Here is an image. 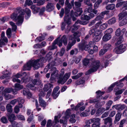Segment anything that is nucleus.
<instances>
[{
	"label": "nucleus",
	"mask_w": 127,
	"mask_h": 127,
	"mask_svg": "<svg viewBox=\"0 0 127 127\" xmlns=\"http://www.w3.org/2000/svg\"><path fill=\"white\" fill-rule=\"evenodd\" d=\"M75 117V114H72L71 115L70 119L69 120V121L71 123H74L76 122V120L74 119Z\"/></svg>",
	"instance_id": "a19ab883"
},
{
	"label": "nucleus",
	"mask_w": 127,
	"mask_h": 127,
	"mask_svg": "<svg viewBox=\"0 0 127 127\" xmlns=\"http://www.w3.org/2000/svg\"><path fill=\"white\" fill-rule=\"evenodd\" d=\"M105 110L106 109L105 108H99L96 111V115L97 116H98L101 115Z\"/></svg>",
	"instance_id": "5701e85b"
},
{
	"label": "nucleus",
	"mask_w": 127,
	"mask_h": 127,
	"mask_svg": "<svg viewBox=\"0 0 127 127\" xmlns=\"http://www.w3.org/2000/svg\"><path fill=\"white\" fill-rule=\"evenodd\" d=\"M127 24V16L122 20L119 23L120 26H122Z\"/></svg>",
	"instance_id": "72a5a7b5"
},
{
	"label": "nucleus",
	"mask_w": 127,
	"mask_h": 127,
	"mask_svg": "<svg viewBox=\"0 0 127 127\" xmlns=\"http://www.w3.org/2000/svg\"><path fill=\"white\" fill-rule=\"evenodd\" d=\"M17 118L20 120H25V117L21 115H16Z\"/></svg>",
	"instance_id": "052dcab7"
},
{
	"label": "nucleus",
	"mask_w": 127,
	"mask_h": 127,
	"mask_svg": "<svg viewBox=\"0 0 127 127\" xmlns=\"http://www.w3.org/2000/svg\"><path fill=\"white\" fill-rule=\"evenodd\" d=\"M107 26V24L106 23H104L100 25L99 28L100 29L104 30L106 29Z\"/></svg>",
	"instance_id": "8fccbe9b"
},
{
	"label": "nucleus",
	"mask_w": 127,
	"mask_h": 127,
	"mask_svg": "<svg viewBox=\"0 0 127 127\" xmlns=\"http://www.w3.org/2000/svg\"><path fill=\"white\" fill-rule=\"evenodd\" d=\"M121 116V115L119 113H118L116 114L115 117V120L114 121L115 124H116V122H118L120 120Z\"/></svg>",
	"instance_id": "c9c22d12"
},
{
	"label": "nucleus",
	"mask_w": 127,
	"mask_h": 127,
	"mask_svg": "<svg viewBox=\"0 0 127 127\" xmlns=\"http://www.w3.org/2000/svg\"><path fill=\"white\" fill-rule=\"evenodd\" d=\"M0 120L1 122L4 124L7 123L8 122L7 118L4 116L2 117L1 118Z\"/></svg>",
	"instance_id": "603ef678"
},
{
	"label": "nucleus",
	"mask_w": 127,
	"mask_h": 127,
	"mask_svg": "<svg viewBox=\"0 0 127 127\" xmlns=\"http://www.w3.org/2000/svg\"><path fill=\"white\" fill-rule=\"evenodd\" d=\"M90 59L85 58L83 61V64L85 66H86L88 65L89 63Z\"/></svg>",
	"instance_id": "de8ad7c7"
},
{
	"label": "nucleus",
	"mask_w": 127,
	"mask_h": 127,
	"mask_svg": "<svg viewBox=\"0 0 127 127\" xmlns=\"http://www.w3.org/2000/svg\"><path fill=\"white\" fill-rule=\"evenodd\" d=\"M70 115V110L69 109H67L65 113V117L67 118H68Z\"/></svg>",
	"instance_id": "5fc2aeb1"
},
{
	"label": "nucleus",
	"mask_w": 127,
	"mask_h": 127,
	"mask_svg": "<svg viewBox=\"0 0 127 127\" xmlns=\"http://www.w3.org/2000/svg\"><path fill=\"white\" fill-rule=\"evenodd\" d=\"M116 22V19L113 17L108 21V23L110 25H112L115 23Z\"/></svg>",
	"instance_id": "4c0bfd02"
},
{
	"label": "nucleus",
	"mask_w": 127,
	"mask_h": 127,
	"mask_svg": "<svg viewBox=\"0 0 127 127\" xmlns=\"http://www.w3.org/2000/svg\"><path fill=\"white\" fill-rule=\"evenodd\" d=\"M113 103V101L111 100H109L107 102L106 104V106L105 109L106 110H107L109 109Z\"/></svg>",
	"instance_id": "f704fd0d"
},
{
	"label": "nucleus",
	"mask_w": 127,
	"mask_h": 127,
	"mask_svg": "<svg viewBox=\"0 0 127 127\" xmlns=\"http://www.w3.org/2000/svg\"><path fill=\"white\" fill-rule=\"evenodd\" d=\"M113 32V30L112 28H109L105 31V33L110 34Z\"/></svg>",
	"instance_id": "774afa93"
},
{
	"label": "nucleus",
	"mask_w": 127,
	"mask_h": 127,
	"mask_svg": "<svg viewBox=\"0 0 127 127\" xmlns=\"http://www.w3.org/2000/svg\"><path fill=\"white\" fill-rule=\"evenodd\" d=\"M53 88V85L51 83H48L44 85L43 88V90L45 92H47L50 89Z\"/></svg>",
	"instance_id": "a211bd4d"
},
{
	"label": "nucleus",
	"mask_w": 127,
	"mask_h": 127,
	"mask_svg": "<svg viewBox=\"0 0 127 127\" xmlns=\"http://www.w3.org/2000/svg\"><path fill=\"white\" fill-rule=\"evenodd\" d=\"M39 99L40 105L42 107L45 108L46 105V103L43 99L41 97L39 98Z\"/></svg>",
	"instance_id": "bb28decb"
},
{
	"label": "nucleus",
	"mask_w": 127,
	"mask_h": 127,
	"mask_svg": "<svg viewBox=\"0 0 127 127\" xmlns=\"http://www.w3.org/2000/svg\"><path fill=\"white\" fill-rule=\"evenodd\" d=\"M115 7V5L113 4H109L106 5L105 7L106 9L107 10H113Z\"/></svg>",
	"instance_id": "cd10ccee"
},
{
	"label": "nucleus",
	"mask_w": 127,
	"mask_h": 127,
	"mask_svg": "<svg viewBox=\"0 0 127 127\" xmlns=\"http://www.w3.org/2000/svg\"><path fill=\"white\" fill-rule=\"evenodd\" d=\"M60 87L58 86H57L53 90L51 95L53 96V98L54 99L57 98L60 93V91H59L57 93Z\"/></svg>",
	"instance_id": "9d476101"
},
{
	"label": "nucleus",
	"mask_w": 127,
	"mask_h": 127,
	"mask_svg": "<svg viewBox=\"0 0 127 127\" xmlns=\"http://www.w3.org/2000/svg\"><path fill=\"white\" fill-rule=\"evenodd\" d=\"M101 99H100V98H96V99H94L89 100V102L90 103H94L96 104Z\"/></svg>",
	"instance_id": "473e14b6"
},
{
	"label": "nucleus",
	"mask_w": 127,
	"mask_h": 127,
	"mask_svg": "<svg viewBox=\"0 0 127 127\" xmlns=\"http://www.w3.org/2000/svg\"><path fill=\"white\" fill-rule=\"evenodd\" d=\"M121 32L120 28H118L116 31L115 34L117 36H119L121 34Z\"/></svg>",
	"instance_id": "338daca9"
},
{
	"label": "nucleus",
	"mask_w": 127,
	"mask_h": 127,
	"mask_svg": "<svg viewBox=\"0 0 127 127\" xmlns=\"http://www.w3.org/2000/svg\"><path fill=\"white\" fill-rule=\"evenodd\" d=\"M1 38L0 39V47H2L3 46L6 45L8 42L7 38L5 36V33L4 32H2L1 34Z\"/></svg>",
	"instance_id": "6e6552de"
},
{
	"label": "nucleus",
	"mask_w": 127,
	"mask_h": 127,
	"mask_svg": "<svg viewBox=\"0 0 127 127\" xmlns=\"http://www.w3.org/2000/svg\"><path fill=\"white\" fill-rule=\"evenodd\" d=\"M65 51V50L63 48H62L60 52H58L57 53V54H59L60 56H62L63 55Z\"/></svg>",
	"instance_id": "864d4df0"
},
{
	"label": "nucleus",
	"mask_w": 127,
	"mask_h": 127,
	"mask_svg": "<svg viewBox=\"0 0 127 127\" xmlns=\"http://www.w3.org/2000/svg\"><path fill=\"white\" fill-rule=\"evenodd\" d=\"M75 10L76 11L74 13L73 11L72 10L71 11V15L72 16L73 15L78 16L81 15L83 12L82 9L80 8L81 5V3L78 1H75Z\"/></svg>",
	"instance_id": "20e7f679"
},
{
	"label": "nucleus",
	"mask_w": 127,
	"mask_h": 127,
	"mask_svg": "<svg viewBox=\"0 0 127 127\" xmlns=\"http://www.w3.org/2000/svg\"><path fill=\"white\" fill-rule=\"evenodd\" d=\"M64 22L68 24V26H67L65 30V33H68L70 31V28H71V27L70 28L69 26V25L71 24V18L69 17V16L67 15L64 17Z\"/></svg>",
	"instance_id": "1a4fd4ad"
},
{
	"label": "nucleus",
	"mask_w": 127,
	"mask_h": 127,
	"mask_svg": "<svg viewBox=\"0 0 127 127\" xmlns=\"http://www.w3.org/2000/svg\"><path fill=\"white\" fill-rule=\"evenodd\" d=\"M100 65V62L98 60L93 62L90 66L91 68L86 72L85 74H89L92 72L96 71L99 68Z\"/></svg>",
	"instance_id": "7ed1b4c3"
},
{
	"label": "nucleus",
	"mask_w": 127,
	"mask_h": 127,
	"mask_svg": "<svg viewBox=\"0 0 127 127\" xmlns=\"http://www.w3.org/2000/svg\"><path fill=\"white\" fill-rule=\"evenodd\" d=\"M77 23H76V22L71 27V31L72 33L74 32L79 28L80 27L78 25H77Z\"/></svg>",
	"instance_id": "4be33fe9"
},
{
	"label": "nucleus",
	"mask_w": 127,
	"mask_h": 127,
	"mask_svg": "<svg viewBox=\"0 0 127 127\" xmlns=\"http://www.w3.org/2000/svg\"><path fill=\"white\" fill-rule=\"evenodd\" d=\"M9 24L11 25L12 26V30L14 31H15L17 29V26L15 25V23L12 22H9Z\"/></svg>",
	"instance_id": "e433bc0d"
},
{
	"label": "nucleus",
	"mask_w": 127,
	"mask_h": 127,
	"mask_svg": "<svg viewBox=\"0 0 127 127\" xmlns=\"http://www.w3.org/2000/svg\"><path fill=\"white\" fill-rule=\"evenodd\" d=\"M58 39L55 40L52 43V45L49 46L48 48V50H52L56 49L57 48V46L56 45L57 44Z\"/></svg>",
	"instance_id": "f3484780"
},
{
	"label": "nucleus",
	"mask_w": 127,
	"mask_h": 127,
	"mask_svg": "<svg viewBox=\"0 0 127 127\" xmlns=\"http://www.w3.org/2000/svg\"><path fill=\"white\" fill-rule=\"evenodd\" d=\"M55 6L53 3L49 2L48 3L46 7V10L48 12H50L53 10Z\"/></svg>",
	"instance_id": "ddd939ff"
},
{
	"label": "nucleus",
	"mask_w": 127,
	"mask_h": 127,
	"mask_svg": "<svg viewBox=\"0 0 127 127\" xmlns=\"http://www.w3.org/2000/svg\"><path fill=\"white\" fill-rule=\"evenodd\" d=\"M6 109L7 111L9 113H11L12 111V106L10 104H7L6 106Z\"/></svg>",
	"instance_id": "79ce46f5"
},
{
	"label": "nucleus",
	"mask_w": 127,
	"mask_h": 127,
	"mask_svg": "<svg viewBox=\"0 0 127 127\" xmlns=\"http://www.w3.org/2000/svg\"><path fill=\"white\" fill-rule=\"evenodd\" d=\"M52 52H49L46 55L45 58V59L46 60H48V61H50L52 58Z\"/></svg>",
	"instance_id": "c85d7f7f"
},
{
	"label": "nucleus",
	"mask_w": 127,
	"mask_h": 127,
	"mask_svg": "<svg viewBox=\"0 0 127 127\" xmlns=\"http://www.w3.org/2000/svg\"><path fill=\"white\" fill-rule=\"evenodd\" d=\"M7 115L8 120L11 123L12 122L16 119L15 115L12 114L7 113Z\"/></svg>",
	"instance_id": "2eb2a0df"
},
{
	"label": "nucleus",
	"mask_w": 127,
	"mask_h": 127,
	"mask_svg": "<svg viewBox=\"0 0 127 127\" xmlns=\"http://www.w3.org/2000/svg\"><path fill=\"white\" fill-rule=\"evenodd\" d=\"M124 40L123 35L120 36L117 39V42L116 43V45H119Z\"/></svg>",
	"instance_id": "7c9ffc66"
},
{
	"label": "nucleus",
	"mask_w": 127,
	"mask_h": 127,
	"mask_svg": "<svg viewBox=\"0 0 127 127\" xmlns=\"http://www.w3.org/2000/svg\"><path fill=\"white\" fill-rule=\"evenodd\" d=\"M6 35L9 38H10L12 35L11 31L10 28H8L6 31Z\"/></svg>",
	"instance_id": "58836bf2"
},
{
	"label": "nucleus",
	"mask_w": 127,
	"mask_h": 127,
	"mask_svg": "<svg viewBox=\"0 0 127 127\" xmlns=\"http://www.w3.org/2000/svg\"><path fill=\"white\" fill-rule=\"evenodd\" d=\"M33 3L32 2L31 0H26L24 6H26L27 5L30 6Z\"/></svg>",
	"instance_id": "09e8293b"
},
{
	"label": "nucleus",
	"mask_w": 127,
	"mask_h": 127,
	"mask_svg": "<svg viewBox=\"0 0 127 127\" xmlns=\"http://www.w3.org/2000/svg\"><path fill=\"white\" fill-rule=\"evenodd\" d=\"M58 71L56 69L55 67L51 69V75L50 79L52 80H54L55 78V77H56L58 74Z\"/></svg>",
	"instance_id": "f8f14e48"
},
{
	"label": "nucleus",
	"mask_w": 127,
	"mask_h": 127,
	"mask_svg": "<svg viewBox=\"0 0 127 127\" xmlns=\"http://www.w3.org/2000/svg\"><path fill=\"white\" fill-rule=\"evenodd\" d=\"M123 6L121 10L123 11L127 10V1H123Z\"/></svg>",
	"instance_id": "37998d69"
},
{
	"label": "nucleus",
	"mask_w": 127,
	"mask_h": 127,
	"mask_svg": "<svg viewBox=\"0 0 127 127\" xmlns=\"http://www.w3.org/2000/svg\"><path fill=\"white\" fill-rule=\"evenodd\" d=\"M85 82V81L83 78L80 79L75 82V84L78 85L81 84H83Z\"/></svg>",
	"instance_id": "c756f323"
},
{
	"label": "nucleus",
	"mask_w": 127,
	"mask_h": 127,
	"mask_svg": "<svg viewBox=\"0 0 127 127\" xmlns=\"http://www.w3.org/2000/svg\"><path fill=\"white\" fill-rule=\"evenodd\" d=\"M41 81L39 79H34L32 81V83L28 84L26 85V87L29 88L31 90H36V88L34 86V85H39L41 84Z\"/></svg>",
	"instance_id": "0eeeda50"
},
{
	"label": "nucleus",
	"mask_w": 127,
	"mask_h": 127,
	"mask_svg": "<svg viewBox=\"0 0 127 127\" xmlns=\"http://www.w3.org/2000/svg\"><path fill=\"white\" fill-rule=\"evenodd\" d=\"M104 123L106 125H108L112 123V120L111 118L108 117L103 119Z\"/></svg>",
	"instance_id": "aec40b11"
},
{
	"label": "nucleus",
	"mask_w": 127,
	"mask_h": 127,
	"mask_svg": "<svg viewBox=\"0 0 127 127\" xmlns=\"http://www.w3.org/2000/svg\"><path fill=\"white\" fill-rule=\"evenodd\" d=\"M103 19V17H101L99 14L97 16L95 19L92 21L91 22L89 25L91 26L93 25L94 24L95 22L96 21H101V20Z\"/></svg>",
	"instance_id": "dca6fc26"
},
{
	"label": "nucleus",
	"mask_w": 127,
	"mask_h": 127,
	"mask_svg": "<svg viewBox=\"0 0 127 127\" xmlns=\"http://www.w3.org/2000/svg\"><path fill=\"white\" fill-rule=\"evenodd\" d=\"M56 65V62L55 61H52L51 63L49 64L48 65L51 68L52 67V66Z\"/></svg>",
	"instance_id": "e2e57ef3"
},
{
	"label": "nucleus",
	"mask_w": 127,
	"mask_h": 127,
	"mask_svg": "<svg viewBox=\"0 0 127 127\" xmlns=\"http://www.w3.org/2000/svg\"><path fill=\"white\" fill-rule=\"evenodd\" d=\"M7 72V71H6L5 72V73L4 72H2V73L3 74V75L2 76L0 77V79H3L5 78V77H9V76L11 75V73H9L8 72L6 73V72Z\"/></svg>",
	"instance_id": "393cba45"
},
{
	"label": "nucleus",
	"mask_w": 127,
	"mask_h": 127,
	"mask_svg": "<svg viewBox=\"0 0 127 127\" xmlns=\"http://www.w3.org/2000/svg\"><path fill=\"white\" fill-rule=\"evenodd\" d=\"M81 19L82 20H85L87 21L89 20L90 19L89 16L87 15H82L81 17Z\"/></svg>",
	"instance_id": "c03bdc74"
},
{
	"label": "nucleus",
	"mask_w": 127,
	"mask_h": 127,
	"mask_svg": "<svg viewBox=\"0 0 127 127\" xmlns=\"http://www.w3.org/2000/svg\"><path fill=\"white\" fill-rule=\"evenodd\" d=\"M17 11L13 13L11 16V18L14 22H17L16 24L18 26L21 25L23 21V15L25 12L24 9L20 7L16 8Z\"/></svg>",
	"instance_id": "f257e3e1"
},
{
	"label": "nucleus",
	"mask_w": 127,
	"mask_h": 127,
	"mask_svg": "<svg viewBox=\"0 0 127 127\" xmlns=\"http://www.w3.org/2000/svg\"><path fill=\"white\" fill-rule=\"evenodd\" d=\"M46 10V8L44 7H43L40 9L39 13V15H41L43 14L44 13Z\"/></svg>",
	"instance_id": "6e6d98bb"
},
{
	"label": "nucleus",
	"mask_w": 127,
	"mask_h": 127,
	"mask_svg": "<svg viewBox=\"0 0 127 127\" xmlns=\"http://www.w3.org/2000/svg\"><path fill=\"white\" fill-rule=\"evenodd\" d=\"M76 22H77L78 23H79L81 24L84 25H86L88 23V22L87 21H81L79 20H78L76 21Z\"/></svg>",
	"instance_id": "4d7b16f0"
},
{
	"label": "nucleus",
	"mask_w": 127,
	"mask_h": 127,
	"mask_svg": "<svg viewBox=\"0 0 127 127\" xmlns=\"http://www.w3.org/2000/svg\"><path fill=\"white\" fill-rule=\"evenodd\" d=\"M60 40L65 45H67V43L68 39L65 35H63Z\"/></svg>",
	"instance_id": "b1692460"
},
{
	"label": "nucleus",
	"mask_w": 127,
	"mask_h": 127,
	"mask_svg": "<svg viewBox=\"0 0 127 127\" xmlns=\"http://www.w3.org/2000/svg\"><path fill=\"white\" fill-rule=\"evenodd\" d=\"M45 2V0H38V3L37 5L38 6H40L43 5Z\"/></svg>",
	"instance_id": "69168bd1"
},
{
	"label": "nucleus",
	"mask_w": 127,
	"mask_h": 127,
	"mask_svg": "<svg viewBox=\"0 0 127 127\" xmlns=\"http://www.w3.org/2000/svg\"><path fill=\"white\" fill-rule=\"evenodd\" d=\"M96 93L97 94L96 98H100V99H101L102 98L103 99H106L108 97H103L102 98L101 96L104 94V93L101 92L99 90L96 91Z\"/></svg>",
	"instance_id": "412c9836"
},
{
	"label": "nucleus",
	"mask_w": 127,
	"mask_h": 127,
	"mask_svg": "<svg viewBox=\"0 0 127 127\" xmlns=\"http://www.w3.org/2000/svg\"><path fill=\"white\" fill-rule=\"evenodd\" d=\"M95 43L92 41H90L88 44H85L83 43H80L78 45L79 49L82 51L84 50L87 51L89 50L90 47H92L94 45Z\"/></svg>",
	"instance_id": "423d86ee"
},
{
	"label": "nucleus",
	"mask_w": 127,
	"mask_h": 127,
	"mask_svg": "<svg viewBox=\"0 0 127 127\" xmlns=\"http://www.w3.org/2000/svg\"><path fill=\"white\" fill-rule=\"evenodd\" d=\"M24 75L25 76L27 75V73L25 72H23L22 74L21 73H18L15 76V77L12 79V81L14 82H17L18 83H20V81L18 78Z\"/></svg>",
	"instance_id": "9b49d317"
},
{
	"label": "nucleus",
	"mask_w": 127,
	"mask_h": 127,
	"mask_svg": "<svg viewBox=\"0 0 127 127\" xmlns=\"http://www.w3.org/2000/svg\"><path fill=\"white\" fill-rule=\"evenodd\" d=\"M90 7H89L88 8H86L85 9L84 12H86V13L87 12L88 13H90L92 12V6H90Z\"/></svg>",
	"instance_id": "bf43d9fd"
},
{
	"label": "nucleus",
	"mask_w": 127,
	"mask_h": 127,
	"mask_svg": "<svg viewBox=\"0 0 127 127\" xmlns=\"http://www.w3.org/2000/svg\"><path fill=\"white\" fill-rule=\"evenodd\" d=\"M16 88H17L18 90H20L23 88V86L18 83L16 84L15 85Z\"/></svg>",
	"instance_id": "680f3d73"
},
{
	"label": "nucleus",
	"mask_w": 127,
	"mask_h": 127,
	"mask_svg": "<svg viewBox=\"0 0 127 127\" xmlns=\"http://www.w3.org/2000/svg\"><path fill=\"white\" fill-rule=\"evenodd\" d=\"M127 16V11H123L119 14V20H121L124 18H125Z\"/></svg>",
	"instance_id": "6ab92c4d"
},
{
	"label": "nucleus",
	"mask_w": 127,
	"mask_h": 127,
	"mask_svg": "<svg viewBox=\"0 0 127 127\" xmlns=\"http://www.w3.org/2000/svg\"><path fill=\"white\" fill-rule=\"evenodd\" d=\"M122 46V45H120L118 47L114 49V50L115 51L116 53L119 54L123 52V51L121 49Z\"/></svg>",
	"instance_id": "2f4dec72"
},
{
	"label": "nucleus",
	"mask_w": 127,
	"mask_h": 127,
	"mask_svg": "<svg viewBox=\"0 0 127 127\" xmlns=\"http://www.w3.org/2000/svg\"><path fill=\"white\" fill-rule=\"evenodd\" d=\"M67 118H65V117H63V119H61L60 121V122L61 123H63L64 126L66 125L67 123Z\"/></svg>",
	"instance_id": "ea45409f"
},
{
	"label": "nucleus",
	"mask_w": 127,
	"mask_h": 127,
	"mask_svg": "<svg viewBox=\"0 0 127 127\" xmlns=\"http://www.w3.org/2000/svg\"><path fill=\"white\" fill-rule=\"evenodd\" d=\"M111 45L109 43H107L105 44L104 46V49H105L106 51H107V50L109 49H111Z\"/></svg>",
	"instance_id": "a18cd8bd"
},
{
	"label": "nucleus",
	"mask_w": 127,
	"mask_h": 127,
	"mask_svg": "<svg viewBox=\"0 0 127 127\" xmlns=\"http://www.w3.org/2000/svg\"><path fill=\"white\" fill-rule=\"evenodd\" d=\"M24 95H27L29 98H31L32 96V94L29 91V90L26 88H24L22 92Z\"/></svg>",
	"instance_id": "4468645a"
},
{
	"label": "nucleus",
	"mask_w": 127,
	"mask_h": 127,
	"mask_svg": "<svg viewBox=\"0 0 127 127\" xmlns=\"http://www.w3.org/2000/svg\"><path fill=\"white\" fill-rule=\"evenodd\" d=\"M66 81V79H65L63 77L62 78H60L58 81V83H60L61 84H63Z\"/></svg>",
	"instance_id": "3c124183"
},
{
	"label": "nucleus",
	"mask_w": 127,
	"mask_h": 127,
	"mask_svg": "<svg viewBox=\"0 0 127 127\" xmlns=\"http://www.w3.org/2000/svg\"><path fill=\"white\" fill-rule=\"evenodd\" d=\"M43 58L37 59L36 60H32L29 61L26 64L24 65L23 70H29L32 66L34 70L38 69L40 66V63L43 59Z\"/></svg>",
	"instance_id": "f03ea898"
},
{
	"label": "nucleus",
	"mask_w": 127,
	"mask_h": 127,
	"mask_svg": "<svg viewBox=\"0 0 127 127\" xmlns=\"http://www.w3.org/2000/svg\"><path fill=\"white\" fill-rule=\"evenodd\" d=\"M92 121L94 123L97 124L98 123L99 124H100V119L98 118H95L92 119Z\"/></svg>",
	"instance_id": "49530a36"
},
{
	"label": "nucleus",
	"mask_w": 127,
	"mask_h": 127,
	"mask_svg": "<svg viewBox=\"0 0 127 127\" xmlns=\"http://www.w3.org/2000/svg\"><path fill=\"white\" fill-rule=\"evenodd\" d=\"M111 37V35L110 34L105 33L102 37V40L103 41H107L109 40Z\"/></svg>",
	"instance_id": "a878e982"
},
{
	"label": "nucleus",
	"mask_w": 127,
	"mask_h": 127,
	"mask_svg": "<svg viewBox=\"0 0 127 127\" xmlns=\"http://www.w3.org/2000/svg\"><path fill=\"white\" fill-rule=\"evenodd\" d=\"M102 32V30H97L95 32L94 34L95 35L99 36Z\"/></svg>",
	"instance_id": "0e129e2a"
},
{
	"label": "nucleus",
	"mask_w": 127,
	"mask_h": 127,
	"mask_svg": "<svg viewBox=\"0 0 127 127\" xmlns=\"http://www.w3.org/2000/svg\"><path fill=\"white\" fill-rule=\"evenodd\" d=\"M45 39V37L44 36H40L37 37L36 40H37L39 41V42H41V41L44 40Z\"/></svg>",
	"instance_id": "13d9d810"
},
{
	"label": "nucleus",
	"mask_w": 127,
	"mask_h": 127,
	"mask_svg": "<svg viewBox=\"0 0 127 127\" xmlns=\"http://www.w3.org/2000/svg\"><path fill=\"white\" fill-rule=\"evenodd\" d=\"M77 33L76 32H75L73 34L71 35L69 38L70 40L72 41L71 42L70 41L67 47V50L68 51L71 48L76 42V39L77 37Z\"/></svg>",
	"instance_id": "39448f33"
}]
</instances>
